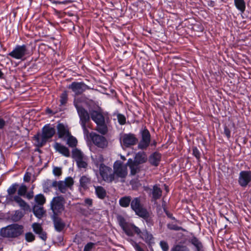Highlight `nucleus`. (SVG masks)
Listing matches in <instances>:
<instances>
[{
	"mask_svg": "<svg viewBox=\"0 0 251 251\" xmlns=\"http://www.w3.org/2000/svg\"><path fill=\"white\" fill-rule=\"evenodd\" d=\"M117 219L119 224L125 233L128 236H133L134 233L140 235L147 244L153 243L154 237L152 234L147 229L141 231L140 229L133 224L128 223L122 216H118Z\"/></svg>",
	"mask_w": 251,
	"mask_h": 251,
	"instance_id": "1",
	"label": "nucleus"
},
{
	"mask_svg": "<svg viewBox=\"0 0 251 251\" xmlns=\"http://www.w3.org/2000/svg\"><path fill=\"white\" fill-rule=\"evenodd\" d=\"M56 130L50 124H46L42 128L41 134L38 132L35 134L33 139L36 142V146L41 148L45 146L47 142L49 141L55 135Z\"/></svg>",
	"mask_w": 251,
	"mask_h": 251,
	"instance_id": "2",
	"label": "nucleus"
},
{
	"mask_svg": "<svg viewBox=\"0 0 251 251\" xmlns=\"http://www.w3.org/2000/svg\"><path fill=\"white\" fill-rule=\"evenodd\" d=\"M91 119L96 123V130L102 135H105L108 132V127L106 124L107 118L104 116L101 110L92 109L90 110Z\"/></svg>",
	"mask_w": 251,
	"mask_h": 251,
	"instance_id": "3",
	"label": "nucleus"
},
{
	"mask_svg": "<svg viewBox=\"0 0 251 251\" xmlns=\"http://www.w3.org/2000/svg\"><path fill=\"white\" fill-rule=\"evenodd\" d=\"M24 232V226L17 224H12L3 227L0 231V235L3 237L16 238Z\"/></svg>",
	"mask_w": 251,
	"mask_h": 251,
	"instance_id": "4",
	"label": "nucleus"
},
{
	"mask_svg": "<svg viewBox=\"0 0 251 251\" xmlns=\"http://www.w3.org/2000/svg\"><path fill=\"white\" fill-rule=\"evenodd\" d=\"M65 199L62 196L53 197L50 201V208L53 212L52 215H59L65 209Z\"/></svg>",
	"mask_w": 251,
	"mask_h": 251,
	"instance_id": "5",
	"label": "nucleus"
},
{
	"mask_svg": "<svg viewBox=\"0 0 251 251\" xmlns=\"http://www.w3.org/2000/svg\"><path fill=\"white\" fill-rule=\"evenodd\" d=\"M29 54L27 45L23 44L22 45H16L13 50L8 55L16 59L23 60L25 55Z\"/></svg>",
	"mask_w": 251,
	"mask_h": 251,
	"instance_id": "6",
	"label": "nucleus"
},
{
	"mask_svg": "<svg viewBox=\"0 0 251 251\" xmlns=\"http://www.w3.org/2000/svg\"><path fill=\"white\" fill-rule=\"evenodd\" d=\"M141 136V139L138 145L139 149L144 150H146L150 146L151 141V135L149 130L145 127L140 131Z\"/></svg>",
	"mask_w": 251,
	"mask_h": 251,
	"instance_id": "7",
	"label": "nucleus"
},
{
	"mask_svg": "<svg viewBox=\"0 0 251 251\" xmlns=\"http://www.w3.org/2000/svg\"><path fill=\"white\" fill-rule=\"evenodd\" d=\"M75 94V96H78L82 95L86 90H90V87L86 85L84 82L74 81L68 87Z\"/></svg>",
	"mask_w": 251,
	"mask_h": 251,
	"instance_id": "8",
	"label": "nucleus"
},
{
	"mask_svg": "<svg viewBox=\"0 0 251 251\" xmlns=\"http://www.w3.org/2000/svg\"><path fill=\"white\" fill-rule=\"evenodd\" d=\"M74 106L76 109L79 118L80 125L89 124L91 118L90 112L88 113L87 110L82 106L78 105L75 102H74Z\"/></svg>",
	"mask_w": 251,
	"mask_h": 251,
	"instance_id": "9",
	"label": "nucleus"
},
{
	"mask_svg": "<svg viewBox=\"0 0 251 251\" xmlns=\"http://www.w3.org/2000/svg\"><path fill=\"white\" fill-rule=\"evenodd\" d=\"M100 174L102 179L108 182H111L114 180V173L110 167L106 165L101 166L99 167Z\"/></svg>",
	"mask_w": 251,
	"mask_h": 251,
	"instance_id": "10",
	"label": "nucleus"
},
{
	"mask_svg": "<svg viewBox=\"0 0 251 251\" xmlns=\"http://www.w3.org/2000/svg\"><path fill=\"white\" fill-rule=\"evenodd\" d=\"M251 182V171H241L238 179L239 185L243 188L246 187Z\"/></svg>",
	"mask_w": 251,
	"mask_h": 251,
	"instance_id": "11",
	"label": "nucleus"
},
{
	"mask_svg": "<svg viewBox=\"0 0 251 251\" xmlns=\"http://www.w3.org/2000/svg\"><path fill=\"white\" fill-rule=\"evenodd\" d=\"M130 207L132 210L135 212L136 215L138 216L147 210L141 203L140 197H136L131 199Z\"/></svg>",
	"mask_w": 251,
	"mask_h": 251,
	"instance_id": "12",
	"label": "nucleus"
},
{
	"mask_svg": "<svg viewBox=\"0 0 251 251\" xmlns=\"http://www.w3.org/2000/svg\"><path fill=\"white\" fill-rule=\"evenodd\" d=\"M90 137L93 144L99 148H104L107 145L106 138L102 135L92 132L90 134Z\"/></svg>",
	"mask_w": 251,
	"mask_h": 251,
	"instance_id": "13",
	"label": "nucleus"
},
{
	"mask_svg": "<svg viewBox=\"0 0 251 251\" xmlns=\"http://www.w3.org/2000/svg\"><path fill=\"white\" fill-rule=\"evenodd\" d=\"M122 141L125 147L129 148L135 145L138 143V140L135 134L129 133L123 134L122 137Z\"/></svg>",
	"mask_w": 251,
	"mask_h": 251,
	"instance_id": "14",
	"label": "nucleus"
},
{
	"mask_svg": "<svg viewBox=\"0 0 251 251\" xmlns=\"http://www.w3.org/2000/svg\"><path fill=\"white\" fill-rule=\"evenodd\" d=\"M114 176L116 175L118 177L125 178L127 175V172L123 168L122 163L120 162L116 161L114 164Z\"/></svg>",
	"mask_w": 251,
	"mask_h": 251,
	"instance_id": "15",
	"label": "nucleus"
},
{
	"mask_svg": "<svg viewBox=\"0 0 251 251\" xmlns=\"http://www.w3.org/2000/svg\"><path fill=\"white\" fill-rule=\"evenodd\" d=\"M52 220L55 230L58 232L62 231L65 227V224L59 215H52Z\"/></svg>",
	"mask_w": 251,
	"mask_h": 251,
	"instance_id": "16",
	"label": "nucleus"
},
{
	"mask_svg": "<svg viewBox=\"0 0 251 251\" xmlns=\"http://www.w3.org/2000/svg\"><path fill=\"white\" fill-rule=\"evenodd\" d=\"M162 154L158 151L152 153L149 157L150 164L154 167H157L161 160Z\"/></svg>",
	"mask_w": 251,
	"mask_h": 251,
	"instance_id": "17",
	"label": "nucleus"
},
{
	"mask_svg": "<svg viewBox=\"0 0 251 251\" xmlns=\"http://www.w3.org/2000/svg\"><path fill=\"white\" fill-rule=\"evenodd\" d=\"M54 147L56 151L63 155L64 156L68 157L70 156L69 149L60 143L56 142L54 145Z\"/></svg>",
	"mask_w": 251,
	"mask_h": 251,
	"instance_id": "18",
	"label": "nucleus"
},
{
	"mask_svg": "<svg viewBox=\"0 0 251 251\" xmlns=\"http://www.w3.org/2000/svg\"><path fill=\"white\" fill-rule=\"evenodd\" d=\"M139 217L143 218L146 222L148 227H151L153 226L154 222L150 212L146 210L139 215Z\"/></svg>",
	"mask_w": 251,
	"mask_h": 251,
	"instance_id": "19",
	"label": "nucleus"
},
{
	"mask_svg": "<svg viewBox=\"0 0 251 251\" xmlns=\"http://www.w3.org/2000/svg\"><path fill=\"white\" fill-rule=\"evenodd\" d=\"M58 137L62 138L64 137H67L70 135L69 130L67 129L63 124H59L57 126Z\"/></svg>",
	"mask_w": 251,
	"mask_h": 251,
	"instance_id": "20",
	"label": "nucleus"
},
{
	"mask_svg": "<svg viewBox=\"0 0 251 251\" xmlns=\"http://www.w3.org/2000/svg\"><path fill=\"white\" fill-rule=\"evenodd\" d=\"M43 192L48 193L50 191L52 187L56 188V180L52 181L50 179H47L42 184Z\"/></svg>",
	"mask_w": 251,
	"mask_h": 251,
	"instance_id": "21",
	"label": "nucleus"
},
{
	"mask_svg": "<svg viewBox=\"0 0 251 251\" xmlns=\"http://www.w3.org/2000/svg\"><path fill=\"white\" fill-rule=\"evenodd\" d=\"M134 159L137 166L144 163L147 161V155L144 151L137 152L135 156Z\"/></svg>",
	"mask_w": 251,
	"mask_h": 251,
	"instance_id": "22",
	"label": "nucleus"
},
{
	"mask_svg": "<svg viewBox=\"0 0 251 251\" xmlns=\"http://www.w3.org/2000/svg\"><path fill=\"white\" fill-rule=\"evenodd\" d=\"M151 194L152 200L153 201H156L161 197L162 191L160 187L155 184L153 186Z\"/></svg>",
	"mask_w": 251,
	"mask_h": 251,
	"instance_id": "23",
	"label": "nucleus"
},
{
	"mask_svg": "<svg viewBox=\"0 0 251 251\" xmlns=\"http://www.w3.org/2000/svg\"><path fill=\"white\" fill-rule=\"evenodd\" d=\"M95 194L97 197L100 199L103 200L106 197V191L105 189L101 186H95Z\"/></svg>",
	"mask_w": 251,
	"mask_h": 251,
	"instance_id": "24",
	"label": "nucleus"
},
{
	"mask_svg": "<svg viewBox=\"0 0 251 251\" xmlns=\"http://www.w3.org/2000/svg\"><path fill=\"white\" fill-rule=\"evenodd\" d=\"M189 242L196 247L197 251H204L202 243L196 237L193 236Z\"/></svg>",
	"mask_w": 251,
	"mask_h": 251,
	"instance_id": "25",
	"label": "nucleus"
},
{
	"mask_svg": "<svg viewBox=\"0 0 251 251\" xmlns=\"http://www.w3.org/2000/svg\"><path fill=\"white\" fill-rule=\"evenodd\" d=\"M131 197L130 196H124L121 197L119 201L120 205L122 207H127L130 204Z\"/></svg>",
	"mask_w": 251,
	"mask_h": 251,
	"instance_id": "26",
	"label": "nucleus"
},
{
	"mask_svg": "<svg viewBox=\"0 0 251 251\" xmlns=\"http://www.w3.org/2000/svg\"><path fill=\"white\" fill-rule=\"evenodd\" d=\"M13 200L15 201L18 203L24 210H28V209L29 208V206L19 196H15L13 197Z\"/></svg>",
	"mask_w": 251,
	"mask_h": 251,
	"instance_id": "27",
	"label": "nucleus"
},
{
	"mask_svg": "<svg viewBox=\"0 0 251 251\" xmlns=\"http://www.w3.org/2000/svg\"><path fill=\"white\" fill-rule=\"evenodd\" d=\"M33 212L36 217L41 218L43 217L45 213V211L43 207L39 206V205H35L33 207Z\"/></svg>",
	"mask_w": 251,
	"mask_h": 251,
	"instance_id": "28",
	"label": "nucleus"
},
{
	"mask_svg": "<svg viewBox=\"0 0 251 251\" xmlns=\"http://www.w3.org/2000/svg\"><path fill=\"white\" fill-rule=\"evenodd\" d=\"M92 159L94 164L97 167H101V166L105 165L103 162L104 161V158L103 155L100 154L96 155L95 157H92Z\"/></svg>",
	"mask_w": 251,
	"mask_h": 251,
	"instance_id": "29",
	"label": "nucleus"
},
{
	"mask_svg": "<svg viewBox=\"0 0 251 251\" xmlns=\"http://www.w3.org/2000/svg\"><path fill=\"white\" fill-rule=\"evenodd\" d=\"M91 178L85 176H82L79 180L80 185L84 189L88 188V185L90 183Z\"/></svg>",
	"mask_w": 251,
	"mask_h": 251,
	"instance_id": "30",
	"label": "nucleus"
},
{
	"mask_svg": "<svg viewBox=\"0 0 251 251\" xmlns=\"http://www.w3.org/2000/svg\"><path fill=\"white\" fill-rule=\"evenodd\" d=\"M34 201L37 205L43 206L46 202V199L43 194H39L35 196Z\"/></svg>",
	"mask_w": 251,
	"mask_h": 251,
	"instance_id": "31",
	"label": "nucleus"
},
{
	"mask_svg": "<svg viewBox=\"0 0 251 251\" xmlns=\"http://www.w3.org/2000/svg\"><path fill=\"white\" fill-rule=\"evenodd\" d=\"M54 188L62 193H65L67 189L65 183L63 181H57L56 180V188Z\"/></svg>",
	"mask_w": 251,
	"mask_h": 251,
	"instance_id": "32",
	"label": "nucleus"
},
{
	"mask_svg": "<svg viewBox=\"0 0 251 251\" xmlns=\"http://www.w3.org/2000/svg\"><path fill=\"white\" fill-rule=\"evenodd\" d=\"M236 8L241 12H244L246 9V3L244 0H234Z\"/></svg>",
	"mask_w": 251,
	"mask_h": 251,
	"instance_id": "33",
	"label": "nucleus"
},
{
	"mask_svg": "<svg viewBox=\"0 0 251 251\" xmlns=\"http://www.w3.org/2000/svg\"><path fill=\"white\" fill-rule=\"evenodd\" d=\"M68 92L67 90L64 91L60 96V105H65L68 100Z\"/></svg>",
	"mask_w": 251,
	"mask_h": 251,
	"instance_id": "34",
	"label": "nucleus"
},
{
	"mask_svg": "<svg viewBox=\"0 0 251 251\" xmlns=\"http://www.w3.org/2000/svg\"><path fill=\"white\" fill-rule=\"evenodd\" d=\"M68 139L67 144L71 148L75 147L77 144V140L76 138L73 136H72L71 134L70 135L67 136Z\"/></svg>",
	"mask_w": 251,
	"mask_h": 251,
	"instance_id": "35",
	"label": "nucleus"
},
{
	"mask_svg": "<svg viewBox=\"0 0 251 251\" xmlns=\"http://www.w3.org/2000/svg\"><path fill=\"white\" fill-rule=\"evenodd\" d=\"M24 216L23 213L20 210H16L12 215L11 219L14 222H18L20 221Z\"/></svg>",
	"mask_w": 251,
	"mask_h": 251,
	"instance_id": "36",
	"label": "nucleus"
},
{
	"mask_svg": "<svg viewBox=\"0 0 251 251\" xmlns=\"http://www.w3.org/2000/svg\"><path fill=\"white\" fill-rule=\"evenodd\" d=\"M72 157L76 160L83 159V155L81 151L76 148L73 150Z\"/></svg>",
	"mask_w": 251,
	"mask_h": 251,
	"instance_id": "37",
	"label": "nucleus"
},
{
	"mask_svg": "<svg viewBox=\"0 0 251 251\" xmlns=\"http://www.w3.org/2000/svg\"><path fill=\"white\" fill-rule=\"evenodd\" d=\"M19 186V184L17 183H13L7 189V193H8V195L9 196H11L13 195H14L17 190V188Z\"/></svg>",
	"mask_w": 251,
	"mask_h": 251,
	"instance_id": "38",
	"label": "nucleus"
},
{
	"mask_svg": "<svg viewBox=\"0 0 251 251\" xmlns=\"http://www.w3.org/2000/svg\"><path fill=\"white\" fill-rule=\"evenodd\" d=\"M171 251H189V249L186 246L177 244L172 248Z\"/></svg>",
	"mask_w": 251,
	"mask_h": 251,
	"instance_id": "39",
	"label": "nucleus"
},
{
	"mask_svg": "<svg viewBox=\"0 0 251 251\" xmlns=\"http://www.w3.org/2000/svg\"><path fill=\"white\" fill-rule=\"evenodd\" d=\"M192 154L196 157L197 162L199 163L201 161V152L197 147L193 146L192 148Z\"/></svg>",
	"mask_w": 251,
	"mask_h": 251,
	"instance_id": "40",
	"label": "nucleus"
},
{
	"mask_svg": "<svg viewBox=\"0 0 251 251\" xmlns=\"http://www.w3.org/2000/svg\"><path fill=\"white\" fill-rule=\"evenodd\" d=\"M32 227L33 231L37 234L40 233L43 230L41 225L37 223H34L32 224Z\"/></svg>",
	"mask_w": 251,
	"mask_h": 251,
	"instance_id": "41",
	"label": "nucleus"
},
{
	"mask_svg": "<svg viewBox=\"0 0 251 251\" xmlns=\"http://www.w3.org/2000/svg\"><path fill=\"white\" fill-rule=\"evenodd\" d=\"M25 239L27 242H32L35 240V237L32 232H28L25 234Z\"/></svg>",
	"mask_w": 251,
	"mask_h": 251,
	"instance_id": "42",
	"label": "nucleus"
},
{
	"mask_svg": "<svg viewBox=\"0 0 251 251\" xmlns=\"http://www.w3.org/2000/svg\"><path fill=\"white\" fill-rule=\"evenodd\" d=\"M192 29L197 32H202L204 27L201 24L196 23L192 25Z\"/></svg>",
	"mask_w": 251,
	"mask_h": 251,
	"instance_id": "43",
	"label": "nucleus"
},
{
	"mask_svg": "<svg viewBox=\"0 0 251 251\" xmlns=\"http://www.w3.org/2000/svg\"><path fill=\"white\" fill-rule=\"evenodd\" d=\"M162 207L163 209V211L164 213L166 214L168 218H170L171 219L176 221V222L177 221V220L176 219V218L173 216V214L170 213L168 210L167 207H166L165 205L162 204Z\"/></svg>",
	"mask_w": 251,
	"mask_h": 251,
	"instance_id": "44",
	"label": "nucleus"
},
{
	"mask_svg": "<svg viewBox=\"0 0 251 251\" xmlns=\"http://www.w3.org/2000/svg\"><path fill=\"white\" fill-rule=\"evenodd\" d=\"M167 227H168V228H169L170 230H175V231H179V230H183V228L182 227L179 226L176 224H174L172 223L168 224L167 225Z\"/></svg>",
	"mask_w": 251,
	"mask_h": 251,
	"instance_id": "45",
	"label": "nucleus"
},
{
	"mask_svg": "<svg viewBox=\"0 0 251 251\" xmlns=\"http://www.w3.org/2000/svg\"><path fill=\"white\" fill-rule=\"evenodd\" d=\"M27 192V187L25 185H22L19 188L18 194L19 196H25Z\"/></svg>",
	"mask_w": 251,
	"mask_h": 251,
	"instance_id": "46",
	"label": "nucleus"
},
{
	"mask_svg": "<svg viewBox=\"0 0 251 251\" xmlns=\"http://www.w3.org/2000/svg\"><path fill=\"white\" fill-rule=\"evenodd\" d=\"M117 119L119 124L121 125H124L126 123V118L123 114H118L117 115Z\"/></svg>",
	"mask_w": 251,
	"mask_h": 251,
	"instance_id": "47",
	"label": "nucleus"
},
{
	"mask_svg": "<svg viewBox=\"0 0 251 251\" xmlns=\"http://www.w3.org/2000/svg\"><path fill=\"white\" fill-rule=\"evenodd\" d=\"M96 243L93 242H89L86 244L84 248L83 251H92V249L94 248Z\"/></svg>",
	"mask_w": 251,
	"mask_h": 251,
	"instance_id": "48",
	"label": "nucleus"
},
{
	"mask_svg": "<svg viewBox=\"0 0 251 251\" xmlns=\"http://www.w3.org/2000/svg\"><path fill=\"white\" fill-rule=\"evenodd\" d=\"M160 246L162 251H168L169 247L168 243L165 241H161L159 243Z\"/></svg>",
	"mask_w": 251,
	"mask_h": 251,
	"instance_id": "49",
	"label": "nucleus"
},
{
	"mask_svg": "<svg viewBox=\"0 0 251 251\" xmlns=\"http://www.w3.org/2000/svg\"><path fill=\"white\" fill-rule=\"evenodd\" d=\"M80 125L83 129L84 136H88L89 134L90 135V133H89V130L88 129V128L90 127L89 124H82Z\"/></svg>",
	"mask_w": 251,
	"mask_h": 251,
	"instance_id": "50",
	"label": "nucleus"
},
{
	"mask_svg": "<svg viewBox=\"0 0 251 251\" xmlns=\"http://www.w3.org/2000/svg\"><path fill=\"white\" fill-rule=\"evenodd\" d=\"M224 134L228 139L231 137V130L226 125H225L224 127Z\"/></svg>",
	"mask_w": 251,
	"mask_h": 251,
	"instance_id": "51",
	"label": "nucleus"
},
{
	"mask_svg": "<svg viewBox=\"0 0 251 251\" xmlns=\"http://www.w3.org/2000/svg\"><path fill=\"white\" fill-rule=\"evenodd\" d=\"M62 172L61 168L54 167L53 169V174L55 176H59L62 175Z\"/></svg>",
	"mask_w": 251,
	"mask_h": 251,
	"instance_id": "52",
	"label": "nucleus"
},
{
	"mask_svg": "<svg viewBox=\"0 0 251 251\" xmlns=\"http://www.w3.org/2000/svg\"><path fill=\"white\" fill-rule=\"evenodd\" d=\"M138 166H130L129 169L130 170V175L131 176H134L139 171Z\"/></svg>",
	"mask_w": 251,
	"mask_h": 251,
	"instance_id": "53",
	"label": "nucleus"
},
{
	"mask_svg": "<svg viewBox=\"0 0 251 251\" xmlns=\"http://www.w3.org/2000/svg\"><path fill=\"white\" fill-rule=\"evenodd\" d=\"M64 182L65 183L67 187H70L74 184L73 179L71 177H67Z\"/></svg>",
	"mask_w": 251,
	"mask_h": 251,
	"instance_id": "54",
	"label": "nucleus"
},
{
	"mask_svg": "<svg viewBox=\"0 0 251 251\" xmlns=\"http://www.w3.org/2000/svg\"><path fill=\"white\" fill-rule=\"evenodd\" d=\"M84 205L85 206L91 207L93 205V200L92 199L86 198L84 199Z\"/></svg>",
	"mask_w": 251,
	"mask_h": 251,
	"instance_id": "55",
	"label": "nucleus"
},
{
	"mask_svg": "<svg viewBox=\"0 0 251 251\" xmlns=\"http://www.w3.org/2000/svg\"><path fill=\"white\" fill-rule=\"evenodd\" d=\"M38 234L40 239H41L42 240H43L44 241H46V240L47 239V234L45 231H44L43 230L41 232H40V233H38Z\"/></svg>",
	"mask_w": 251,
	"mask_h": 251,
	"instance_id": "56",
	"label": "nucleus"
},
{
	"mask_svg": "<svg viewBox=\"0 0 251 251\" xmlns=\"http://www.w3.org/2000/svg\"><path fill=\"white\" fill-rule=\"evenodd\" d=\"M77 162L78 166L80 168H85L87 166V163L85 161H83L82 159L77 160Z\"/></svg>",
	"mask_w": 251,
	"mask_h": 251,
	"instance_id": "57",
	"label": "nucleus"
},
{
	"mask_svg": "<svg viewBox=\"0 0 251 251\" xmlns=\"http://www.w3.org/2000/svg\"><path fill=\"white\" fill-rule=\"evenodd\" d=\"M127 165L129 167H130V166H137L136 165V163L135 161V159L134 160H133L131 158H129L128 159L127 162Z\"/></svg>",
	"mask_w": 251,
	"mask_h": 251,
	"instance_id": "58",
	"label": "nucleus"
},
{
	"mask_svg": "<svg viewBox=\"0 0 251 251\" xmlns=\"http://www.w3.org/2000/svg\"><path fill=\"white\" fill-rule=\"evenodd\" d=\"M134 245H133V247L136 251H144L138 243L134 242Z\"/></svg>",
	"mask_w": 251,
	"mask_h": 251,
	"instance_id": "59",
	"label": "nucleus"
},
{
	"mask_svg": "<svg viewBox=\"0 0 251 251\" xmlns=\"http://www.w3.org/2000/svg\"><path fill=\"white\" fill-rule=\"evenodd\" d=\"M6 123L4 119L0 118V129H2L5 126Z\"/></svg>",
	"mask_w": 251,
	"mask_h": 251,
	"instance_id": "60",
	"label": "nucleus"
},
{
	"mask_svg": "<svg viewBox=\"0 0 251 251\" xmlns=\"http://www.w3.org/2000/svg\"><path fill=\"white\" fill-rule=\"evenodd\" d=\"M30 176H28L27 173H26L24 177V180L25 181L28 182L30 180Z\"/></svg>",
	"mask_w": 251,
	"mask_h": 251,
	"instance_id": "61",
	"label": "nucleus"
},
{
	"mask_svg": "<svg viewBox=\"0 0 251 251\" xmlns=\"http://www.w3.org/2000/svg\"><path fill=\"white\" fill-rule=\"evenodd\" d=\"M26 197L28 199L30 200L33 197V192H29L26 194Z\"/></svg>",
	"mask_w": 251,
	"mask_h": 251,
	"instance_id": "62",
	"label": "nucleus"
},
{
	"mask_svg": "<svg viewBox=\"0 0 251 251\" xmlns=\"http://www.w3.org/2000/svg\"><path fill=\"white\" fill-rule=\"evenodd\" d=\"M144 190L145 191H146V192H149V191H150V192H151H151H152V189H151V188L150 187H149V186H144Z\"/></svg>",
	"mask_w": 251,
	"mask_h": 251,
	"instance_id": "63",
	"label": "nucleus"
},
{
	"mask_svg": "<svg viewBox=\"0 0 251 251\" xmlns=\"http://www.w3.org/2000/svg\"><path fill=\"white\" fill-rule=\"evenodd\" d=\"M46 112L48 114H54V113L53 112L52 110H51L50 108H47L46 109Z\"/></svg>",
	"mask_w": 251,
	"mask_h": 251,
	"instance_id": "64",
	"label": "nucleus"
}]
</instances>
